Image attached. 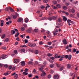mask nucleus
I'll use <instances>...</instances> for the list:
<instances>
[{
  "instance_id": "obj_1",
  "label": "nucleus",
  "mask_w": 79,
  "mask_h": 79,
  "mask_svg": "<svg viewBox=\"0 0 79 79\" xmlns=\"http://www.w3.org/2000/svg\"><path fill=\"white\" fill-rule=\"evenodd\" d=\"M65 58L66 59H68L69 60H71V58H72V56L71 55H66L65 56Z\"/></svg>"
},
{
  "instance_id": "obj_2",
  "label": "nucleus",
  "mask_w": 79,
  "mask_h": 79,
  "mask_svg": "<svg viewBox=\"0 0 79 79\" xmlns=\"http://www.w3.org/2000/svg\"><path fill=\"white\" fill-rule=\"evenodd\" d=\"M6 56L5 54H3L2 56H1L0 60H3V59H5V58H6Z\"/></svg>"
},
{
  "instance_id": "obj_3",
  "label": "nucleus",
  "mask_w": 79,
  "mask_h": 79,
  "mask_svg": "<svg viewBox=\"0 0 79 79\" xmlns=\"http://www.w3.org/2000/svg\"><path fill=\"white\" fill-rule=\"evenodd\" d=\"M17 21L18 22V23H21V22H23V18H20L18 19Z\"/></svg>"
},
{
  "instance_id": "obj_4",
  "label": "nucleus",
  "mask_w": 79,
  "mask_h": 79,
  "mask_svg": "<svg viewBox=\"0 0 79 79\" xmlns=\"http://www.w3.org/2000/svg\"><path fill=\"white\" fill-rule=\"evenodd\" d=\"M11 18L14 19H16L17 15H11Z\"/></svg>"
},
{
  "instance_id": "obj_5",
  "label": "nucleus",
  "mask_w": 79,
  "mask_h": 79,
  "mask_svg": "<svg viewBox=\"0 0 79 79\" xmlns=\"http://www.w3.org/2000/svg\"><path fill=\"white\" fill-rule=\"evenodd\" d=\"M53 78L54 79H58L59 78V76L57 75H55L54 76Z\"/></svg>"
},
{
  "instance_id": "obj_6",
  "label": "nucleus",
  "mask_w": 79,
  "mask_h": 79,
  "mask_svg": "<svg viewBox=\"0 0 79 79\" xmlns=\"http://www.w3.org/2000/svg\"><path fill=\"white\" fill-rule=\"evenodd\" d=\"M67 23H68V25H69V26H70L71 25V23H72V21L70 19H68L67 21Z\"/></svg>"
},
{
  "instance_id": "obj_7",
  "label": "nucleus",
  "mask_w": 79,
  "mask_h": 79,
  "mask_svg": "<svg viewBox=\"0 0 79 79\" xmlns=\"http://www.w3.org/2000/svg\"><path fill=\"white\" fill-rule=\"evenodd\" d=\"M63 42L64 44V45H66L67 44H68V42L66 41V39H64L63 40Z\"/></svg>"
},
{
  "instance_id": "obj_8",
  "label": "nucleus",
  "mask_w": 79,
  "mask_h": 79,
  "mask_svg": "<svg viewBox=\"0 0 79 79\" xmlns=\"http://www.w3.org/2000/svg\"><path fill=\"white\" fill-rule=\"evenodd\" d=\"M62 18H63V20L64 21H66L68 19L66 17L63 16H62Z\"/></svg>"
},
{
  "instance_id": "obj_9",
  "label": "nucleus",
  "mask_w": 79,
  "mask_h": 79,
  "mask_svg": "<svg viewBox=\"0 0 79 79\" xmlns=\"http://www.w3.org/2000/svg\"><path fill=\"white\" fill-rule=\"evenodd\" d=\"M21 64L23 66L25 65V62L24 61H22L21 62Z\"/></svg>"
},
{
  "instance_id": "obj_10",
  "label": "nucleus",
  "mask_w": 79,
  "mask_h": 79,
  "mask_svg": "<svg viewBox=\"0 0 79 79\" xmlns=\"http://www.w3.org/2000/svg\"><path fill=\"white\" fill-rule=\"evenodd\" d=\"M32 29H29L27 30V32L28 33H31L32 32Z\"/></svg>"
},
{
  "instance_id": "obj_11",
  "label": "nucleus",
  "mask_w": 79,
  "mask_h": 79,
  "mask_svg": "<svg viewBox=\"0 0 79 79\" xmlns=\"http://www.w3.org/2000/svg\"><path fill=\"white\" fill-rule=\"evenodd\" d=\"M52 2L53 5H56V4H57V1L55 0H53Z\"/></svg>"
},
{
  "instance_id": "obj_12",
  "label": "nucleus",
  "mask_w": 79,
  "mask_h": 79,
  "mask_svg": "<svg viewBox=\"0 0 79 79\" xmlns=\"http://www.w3.org/2000/svg\"><path fill=\"white\" fill-rule=\"evenodd\" d=\"M19 60L16 59V60H14V63H18V62H19Z\"/></svg>"
},
{
  "instance_id": "obj_13",
  "label": "nucleus",
  "mask_w": 79,
  "mask_h": 79,
  "mask_svg": "<svg viewBox=\"0 0 79 79\" xmlns=\"http://www.w3.org/2000/svg\"><path fill=\"white\" fill-rule=\"evenodd\" d=\"M56 45H58V42H56V44H52V46H53V47H54V48H56V46H56Z\"/></svg>"
},
{
  "instance_id": "obj_14",
  "label": "nucleus",
  "mask_w": 79,
  "mask_h": 79,
  "mask_svg": "<svg viewBox=\"0 0 79 79\" xmlns=\"http://www.w3.org/2000/svg\"><path fill=\"white\" fill-rule=\"evenodd\" d=\"M67 68H68L69 69H70V68H71V64H67Z\"/></svg>"
},
{
  "instance_id": "obj_15",
  "label": "nucleus",
  "mask_w": 79,
  "mask_h": 79,
  "mask_svg": "<svg viewBox=\"0 0 79 79\" xmlns=\"http://www.w3.org/2000/svg\"><path fill=\"white\" fill-rule=\"evenodd\" d=\"M9 9L11 12H14V11H15L14 9H13V8H11V7H9Z\"/></svg>"
},
{
  "instance_id": "obj_16",
  "label": "nucleus",
  "mask_w": 79,
  "mask_h": 79,
  "mask_svg": "<svg viewBox=\"0 0 79 79\" xmlns=\"http://www.w3.org/2000/svg\"><path fill=\"white\" fill-rule=\"evenodd\" d=\"M14 78L15 79H18V74H15L14 76Z\"/></svg>"
},
{
  "instance_id": "obj_17",
  "label": "nucleus",
  "mask_w": 79,
  "mask_h": 79,
  "mask_svg": "<svg viewBox=\"0 0 79 79\" xmlns=\"http://www.w3.org/2000/svg\"><path fill=\"white\" fill-rule=\"evenodd\" d=\"M43 66H41V68L39 69V70L40 71H43V69H44V68L43 67Z\"/></svg>"
},
{
  "instance_id": "obj_18",
  "label": "nucleus",
  "mask_w": 79,
  "mask_h": 79,
  "mask_svg": "<svg viewBox=\"0 0 79 79\" xmlns=\"http://www.w3.org/2000/svg\"><path fill=\"white\" fill-rule=\"evenodd\" d=\"M10 40H9V38H7L5 40H4V41L5 42L6 41V42H9V41Z\"/></svg>"
},
{
  "instance_id": "obj_19",
  "label": "nucleus",
  "mask_w": 79,
  "mask_h": 79,
  "mask_svg": "<svg viewBox=\"0 0 79 79\" xmlns=\"http://www.w3.org/2000/svg\"><path fill=\"white\" fill-rule=\"evenodd\" d=\"M50 1L49 0H43V2H44V3H47L48 2H49Z\"/></svg>"
},
{
  "instance_id": "obj_20",
  "label": "nucleus",
  "mask_w": 79,
  "mask_h": 79,
  "mask_svg": "<svg viewBox=\"0 0 79 79\" xmlns=\"http://www.w3.org/2000/svg\"><path fill=\"white\" fill-rule=\"evenodd\" d=\"M33 63V62L31 61H30L28 62V64H32Z\"/></svg>"
},
{
  "instance_id": "obj_21",
  "label": "nucleus",
  "mask_w": 79,
  "mask_h": 79,
  "mask_svg": "<svg viewBox=\"0 0 79 79\" xmlns=\"http://www.w3.org/2000/svg\"><path fill=\"white\" fill-rule=\"evenodd\" d=\"M21 29L22 31H24L25 30V28L24 27H22L21 28Z\"/></svg>"
},
{
  "instance_id": "obj_22",
  "label": "nucleus",
  "mask_w": 79,
  "mask_h": 79,
  "mask_svg": "<svg viewBox=\"0 0 79 79\" xmlns=\"http://www.w3.org/2000/svg\"><path fill=\"white\" fill-rule=\"evenodd\" d=\"M35 53L36 55H37L39 53V51L38 50H36L35 51Z\"/></svg>"
},
{
  "instance_id": "obj_23",
  "label": "nucleus",
  "mask_w": 79,
  "mask_h": 79,
  "mask_svg": "<svg viewBox=\"0 0 79 79\" xmlns=\"http://www.w3.org/2000/svg\"><path fill=\"white\" fill-rule=\"evenodd\" d=\"M56 6L57 7H58V8H61V5L60 4H57L56 5Z\"/></svg>"
},
{
  "instance_id": "obj_24",
  "label": "nucleus",
  "mask_w": 79,
  "mask_h": 79,
  "mask_svg": "<svg viewBox=\"0 0 79 79\" xmlns=\"http://www.w3.org/2000/svg\"><path fill=\"white\" fill-rule=\"evenodd\" d=\"M63 68H64V66H63L61 67L60 68V71H63Z\"/></svg>"
},
{
  "instance_id": "obj_25",
  "label": "nucleus",
  "mask_w": 79,
  "mask_h": 79,
  "mask_svg": "<svg viewBox=\"0 0 79 79\" xmlns=\"http://www.w3.org/2000/svg\"><path fill=\"white\" fill-rule=\"evenodd\" d=\"M71 11L72 13H75V10L73 8L72 9Z\"/></svg>"
},
{
  "instance_id": "obj_26",
  "label": "nucleus",
  "mask_w": 79,
  "mask_h": 79,
  "mask_svg": "<svg viewBox=\"0 0 79 79\" xmlns=\"http://www.w3.org/2000/svg\"><path fill=\"white\" fill-rule=\"evenodd\" d=\"M52 32L53 33L54 35H57V33H56L55 31H53Z\"/></svg>"
},
{
  "instance_id": "obj_27",
  "label": "nucleus",
  "mask_w": 79,
  "mask_h": 79,
  "mask_svg": "<svg viewBox=\"0 0 79 79\" xmlns=\"http://www.w3.org/2000/svg\"><path fill=\"white\" fill-rule=\"evenodd\" d=\"M47 56H49V57H50V56H52V54L50 53H48L47 54Z\"/></svg>"
},
{
  "instance_id": "obj_28",
  "label": "nucleus",
  "mask_w": 79,
  "mask_h": 79,
  "mask_svg": "<svg viewBox=\"0 0 79 79\" xmlns=\"http://www.w3.org/2000/svg\"><path fill=\"white\" fill-rule=\"evenodd\" d=\"M46 18L45 17H43L41 18V19H40V21H42V20H45Z\"/></svg>"
},
{
  "instance_id": "obj_29",
  "label": "nucleus",
  "mask_w": 79,
  "mask_h": 79,
  "mask_svg": "<svg viewBox=\"0 0 79 79\" xmlns=\"http://www.w3.org/2000/svg\"><path fill=\"white\" fill-rule=\"evenodd\" d=\"M56 65L57 67H58V68H60V66H61V64H57V63H56Z\"/></svg>"
},
{
  "instance_id": "obj_30",
  "label": "nucleus",
  "mask_w": 79,
  "mask_h": 79,
  "mask_svg": "<svg viewBox=\"0 0 79 79\" xmlns=\"http://www.w3.org/2000/svg\"><path fill=\"white\" fill-rule=\"evenodd\" d=\"M58 22H59V23H61V19L60 18H59L58 19Z\"/></svg>"
},
{
  "instance_id": "obj_31",
  "label": "nucleus",
  "mask_w": 79,
  "mask_h": 79,
  "mask_svg": "<svg viewBox=\"0 0 79 79\" xmlns=\"http://www.w3.org/2000/svg\"><path fill=\"white\" fill-rule=\"evenodd\" d=\"M28 21H29V20H28V19L26 18L25 19V23H28Z\"/></svg>"
},
{
  "instance_id": "obj_32",
  "label": "nucleus",
  "mask_w": 79,
  "mask_h": 79,
  "mask_svg": "<svg viewBox=\"0 0 79 79\" xmlns=\"http://www.w3.org/2000/svg\"><path fill=\"white\" fill-rule=\"evenodd\" d=\"M21 51L22 53H23V52H25V49H22L21 50Z\"/></svg>"
},
{
  "instance_id": "obj_33",
  "label": "nucleus",
  "mask_w": 79,
  "mask_h": 79,
  "mask_svg": "<svg viewBox=\"0 0 79 79\" xmlns=\"http://www.w3.org/2000/svg\"><path fill=\"white\" fill-rule=\"evenodd\" d=\"M5 36H6L5 35V34L3 35L1 37L2 39H4V38L5 37Z\"/></svg>"
},
{
  "instance_id": "obj_34",
  "label": "nucleus",
  "mask_w": 79,
  "mask_h": 79,
  "mask_svg": "<svg viewBox=\"0 0 79 79\" xmlns=\"http://www.w3.org/2000/svg\"><path fill=\"white\" fill-rule=\"evenodd\" d=\"M19 33L17 32L16 35H15V37H17L18 36V35H19Z\"/></svg>"
},
{
  "instance_id": "obj_35",
  "label": "nucleus",
  "mask_w": 79,
  "mask_h": 79,
  "mask_svg": "<svg viewBox=\"0 0 79 79\" xmlns=\"http://www.w3.org/2000/svg\"><path fill=\"white\" fill-rule=\"evenodd\" d=\"M52 18L53 20H56V18L55 16H52Z\"/></svg>"
},
{
  "instance_id": "obj_36",
  "label": "nucleus",
  "mask_w": 79,
  "mask_h": 79,
  "mask_svg": "<svg viewBox=\"0 0 79 79\" xmlns=\"http://www.w3.org/2000/svg\"><path fill=\"white\" fill-rule=\"evenodd\" d=\"M9 9H10V7L6 8L5 9L6 11H7L9 10Z\"/></svg>"
},
{
  "instance_id": "obj_37",
  "label": "nucleus",
  "mask_w": 79,
  "mask_h": 79,
  "mask_svg": "<svg viewBox=\"0 0 79 79\" xmlns=\"http://www.w3.org/2000/svg\"><path fill=\"white\" fill-rule=\"evenodd\" d=\"M55 32H59V30L58 29H57L56 28H55Z\"/></svg>"
},
{
  "instance_id": "obj_38",
  "label": "nucleus",
  "mask_w": 79,
  "mask_h": 79,
  "mask_svg": "<svg viewBox=\"0 0 79 79\" xmlns=\"http://www.w3.org/2000/svg\"><path fill=\"white\" fill-rule=\"evenodd\" d=\"M56 29H57V28H60L61 27V26H56Z\"/></svg>"
},
{
  "instance_id": "obj_39",
  "label": "nucleus",
  "mask_w": 79,
  "mask_h": 79,
  "mask_svg": "<svg viewBox=\"0 0 79 79\" xmlns=\"http://www.w3.org/2000/svg\"><path fill=\"white\" fill-rule=\"evenodd\" d=\"M40 8L41 9H44V8H45V6L44 5H42L40 6Z\"/></svg>"
},
{
  "instance_id": "obj_40",
  "label": "nucleus",
  "mask_w": 79,
  "mask_h": 79,
  "mask_svg": "<svg viewBox=\"0 0 79 79\" xmlns=\"http://www.w3.org/2000/svg\"><path fill=\"white\" fill-rule=\"evenodd\" d=\"M23 74L25 75H27V74H28V73H27V72H25L23 73Z\"/></svg>"
},
{
  "instance_id": "obj_41",
  "label": "nucleus",
  "mask_w": 79,
  "mask_h": 79,
  "mask_svg": "<svg viewBox=\"0 0 79 79\" xmlns=\"http://www.w3.org/2000/svg\"><path fill=\"white\" fill-rule=\"evenodd\" d=\"M28 76L29 77H32V74H29L28 75Z\"/></svg>"
},
{
  "instance_id": "obj_42",
  "label": "nucleus",
  "mask_w": 79,
  "mask_h": 79,
  "mask_svg": "<svg viewBox=\"0 0 79 79\" xmlns=\"http://www.w3.org/2000/svg\"><path fill=\"white\" fill-rule=\"evenodd\" d=\"M9 74L8 72H7L6 73H5L4 74V76H8Z\"/></svg>"
},
{
  "instance_id": "obj_43",
  "label": "nucleus",
  "mask_w": 79,
  "mask_h": 79,
  "mask_svg": "<svg viewBox=\"0 0 79 79\" xmlns=\"http://www.w3.org/2000/svg\"><path fill=\"white\" fill-rule=\"evenodd\" d=\"M49 33H50V32L48 31V33L47 34L48 37H50V34H49Z\"/></svg>"
},
{
  "instance_id": "obj_44",
  "label": "nucleus",
  "mask_w": 79,
  "mask_h": 79,
  "mask_svg": "<svg viewBox=\"0 0 79 79\" xmlns=\"http://www.w3.org/2000/svg\"><path fill=\"white\" fill-rule=\"evenodd\" d=\"M24 41L25 44H27V43H28V40H27V39L25 40Z\"/></svg>"
},
{
  "instance_id": "obj_45",
  "label": "nucleus",
  "mask_w": 79,
  "mask_h": 79,
  "mask_svg": "<svg viewBox=\"0 0 79 79\" xmlns=\"http://www.w3.org/2000/svg\"><path fill=\"white\" fill-rule=\"evenodd\" d=\"M52 43V42H48V45H51Z\"/></svg>"
},
{
  "instance_id": "obj_46",
  "label": "nucleus",
  "mask_w": 79,
  "mask_h": 79,
  "mask_svg": "<svg viewBox=\"0 0 79 79\" xmlns=\"http://www.w3.org/2000/svg\"><path fill=\"white\" fill-rule=\"evenodd\" d=\"M51 77H52V76L50 74H49L48 76V78L49 79H50V78H51Z\"/></svg>"
},
{
  "instance_id": "obj_47",
  "label": "nucleus",
  "mask_w": 79,
  "mask_h": 79,
  "mask_svg": "<svg viewBox=\"0 0 79 79\" xmlns=\"http://www.w3.org/2000/svg\"><path fill=\"white\" fill-rule=\"evenodd\" d=\"M48 19H49V21H52V17H49L48 18Z\"/></svg>"
},
{
  "instance_id": "obj_48",
  "label": "nucleus",
  "mask_w": 79,
  "mask_h": 79,
  "mask_svg": "<svg viewBox=\"0 0 79 79\" xmlns=\"http://www.w3.org/2000/svg\"><path fill=\"white\" fill-rule=\"evenodd\" d=\"M63 8L64 9V10H67V8H68V7H67L66 6H64Z\"/></svg>"
},
{
  "instance_id": "obj_49",
  "label": "nucleus",
  "mask_w": 79,
  "mask_h": 79,
  "mask_svg": "<svg viewBox=\"0 0 79 79\" xmlns=\"http://www.w3.org/2000/svg\"><path fill=\"white\" fill-rule=\"evenodd\" d=\"M50 59L54 60H55V57H50Z\"/></svg>"
},
{
  "instance_id": "obj_50",
  "label": "nucleus",
  "mask_w": 79,
  "mask_h": 79,
  "mask_svg": "<svg viewBox=\"0 0 79 79\" xmlns=\"http://www.w3.org/2000/svg\"><path fill=\"white\" fill-rule=\"evenodd\" d=\"M18 53V51L16 50H15L14 51V53H15V54H16Z\"/></svg>"
},
{
  "instance_id": "obj_51",
  "label": "nucleus",
  "mask_w": 79,
  "mask_h": 79,
  "mask_svg": "<svg viewBox=\"0 0 79 79\" xmlns=\"http://www.w3.org/2000/svg\"><path fill=\"white\" fill-rule=\"evenodd\" d=\"M41 72L43 74L45 75H46V73H45V72L44 71H41Z\"/></svg>"
},
{
  "instance_id": "obj_52",
  "label": "nucleus",
  "mask_w": 79,
  "mask_h": 79,
  "mask_svg": "<svg viewBox=\"0 0 79 79\" xmlns=\"http://www.w3.org/2000/svg\"><path fill=\"white\" fill-rule=\"evenodd\" d=\"M71 52V49L69 48L68 50H67V52Z\"/></svg>"
},
{
  "instance_id": "obj_53",
  "label": "nucleus",
  "mask_w": 79,
  "mask_h": 79,
  "mask_svg": "<svg viewBox=\"0 0 79 79\" xmlns=\"http://www.w3.org/2000/svg\"><path fill=\"white\" fill-rule=\"evenodd\" d=\"M11 32L13 33V34H15V33H16V31L14 30H12Z\"/></svg>"
},
{
  "instance_id": "obj_54",
  "label": "nucleus",
  "mask_w": 79,
  "mask_h": 79,
  "mask_svg": "<svg viewBox=\"0 0 79 79\" xmlns=\"http://www.w3.org/2000/svg\"><path fill=\"white\" fill-rule=\"evenodd\" d=\"M16 69V67H14L12 68V71H15V70Z\"/></svg>"
},
{
  "instance_id": "obj_55",
  "label": "nucleus",
  "mask_w": 79,
  "mask_h": 79,
  "mask_svg": "<svg viewBox=\"0 0 79 79\" xmlns=\"http://www.w3.org/2000/svg\"><path fill=\"white\" fill-rule=\"evenodd\" d=\"M39 45H42V44H43V42L42 41H40L39 42Z\"/></svg>"
},
{
  "instance_id": "obj_56",
  "label": "nucleus",
  "mask_w": 79,
  "mask_h": 79,
  "mask_svg": "<svg viewBox=\"0 0 79 79\" xmlns=\"http://www.w3.org/2000/svg\"><path fill=\"white\" fill-rule=\"evenodd\" d=\"M52 43H55V42H57V40H54L52 41Z\"/></svg>"
},
{
  "instance_id": "obj_57",
  "label": "nucleus",
  "mask_w": 79,
  "mask_h": 79,
  "mask_svg": "<svg viewBox=\"0 0 79 79\" xmlns=\"http://www.w3.org/2000/svg\"><path fill=\"white\" fill-rule=\"evenodd\" d=\"M58 55L57 54H56L55 56V58H58Z\"/></svg>"
},
{
  "instance_id": "obj_58",
  "label": "nucleus",
  "mask_w": 79,
  "mask_h": 79,
  "mask_svg": "<svg viewBox=\"0 0 79 79\" xmlns=\"http://www.w3.org/2000/svg\"><path fill=\"white\" fill-rule=\"evenodd\" d=\"M76 51H77V50H76V49H73L72 50L73 52H76Z\"/></svg>"
},
{
  "instance_id": "obj_59",
  "label": "nucleus",
  "mask_w": 79,
  "mask_h": 79,
  "mask_svg": "<svg viewBox=\"0 0 79 79\" xmlns=\"http://www.w3.org/2000/svg\"><path fill=\"white\" fill-rule=\"evenodd\" d=\"M52 6L53 9H56V7L52 5Z\"/></svg>"
},
{
  "instance_id": "obj_60",
  "label": "nucleus",
  "mask_w": 79,
  "mask_h": 79,
  "mask_svg": "<svg viewBox=\"0 0 79 79\" xmlns=\"http://www.w3.org/2000/svg\"><path fill=\"white\" fill-rule=\"evenodd\" d=\"M20 47H27V46H26L25 45H23V46H20Z\"/></svg>"
},
{
  "instance_id": "obj_61",
  "label": "nucleus",
  "mask_w": 79,
  "mask_h": 79,
  "mask_svg": "<svg viewBox=\"0 0 79 79\" xmlns=\"http://www.w3.org/2000/svg\"><path fill=\"white\" fill-rule=\"evenodd\" d=\"M42 15H43L42 13H41V15H40L39 16V18H40V17H42Z\"/></svg>"
},
{
  "instance_id": "obj_62",
  "label": "nucleus",
  "mask_w": 79,
  "mask_h": 79,
  "mask_svg": "<svg viewBox=\"0 0 79 79\" xmlns=\"http://www.w3.org/2000/svg\"><path fill=\"white\" fill-rule=\"evenodd\" d=\"M36 46V44H32V47H35Z\"/></svg>"
},
{
  "instance_id": "obj_63",
  "label": "nucleus",
  "mask_w": 79,
  "mask_h": 79,
  "mask_svg": "<svg viewBox=\"0 0 79 79\" xmlns=\"http://www.w3.org/2000/svg\"><path fill=\"white\" fill-rule=\"evenodd\" d=\"M35 31V32H38V29H34Z\"/></svg>"
},
{
  "instance_id": "obj_64",
  "label": "nucleus",
  "mask_w": 79,
  "mask_h": 79,
  "mask_svg": "<svg viewBox=\"0 0 79 79\" xmlns=\"http://www.w3.org/2000/svg\"><path fill=\"white\" fill-rule=\"evenodd\" d=\"M12 69V66H10L9 67V69Z\"/></svg>"
}]
</instances>
